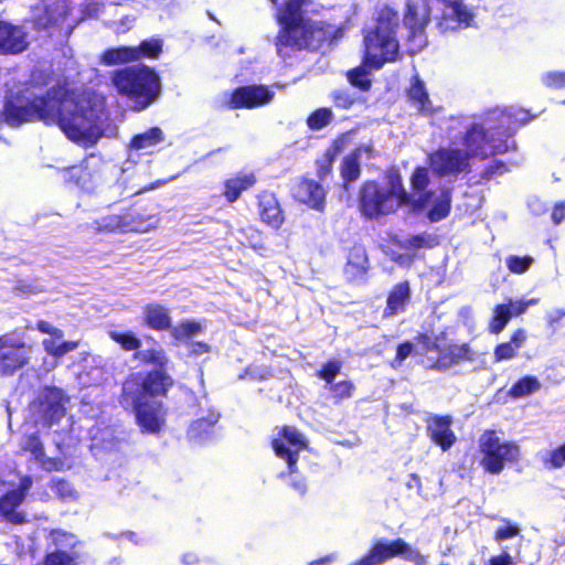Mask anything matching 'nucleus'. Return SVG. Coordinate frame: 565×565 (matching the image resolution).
<instances>
[{"label":"nucleus","mask_w":565,"mask_h":565,"mask_svg":"<svg viewBox=\"0 0 565 565\" xmlns=\"http://www.w3.org/2000/svg\"><path fill=\"white\" fill-rule=\"evenodd\" d=\"M106 119L102 95L68 94L63 88L49 92L46 98L38 96L30 87L19 89L10 94L0 110V122L4 120L11 126L33 120L56 124L70 140L84 147L97 142Z\"/></svg>","instance_id":"nucleus-1"},{"label":"nucleus","mask_w":565,"mask_h":565,"mask_svg":"<svg viewBox=\"0 0 565 565\" xmlns=\"http://www.w3.org/2000/svg\"><path fill=\"white\" fill-rule=\"evenodd\" d=\"M515 120L505 111H490L483 121L470 124L463 131L460 141L462 151L471 161L472 158L487 160L515 149L509 140L515 134Z\"/></svg>","instance_id":"nucleus-2"},{"label":"nucleus","mask_w":565,"mask_h":565,"mask_svg":"<svg viewBox=\"0 0 565 565\" xmlns=\"http://www.w3.org/2000/svg\"><path fill=\"white\" fill-rule=\"evenodd\" d=\"M383 184L377 180H365L359 188L356 205L361 216L369 221L394 214L409 202V193L404 186L403 178L396 167L385 171Z\"/></svg>","instance_id":"nucleus-3"},{"label":"nucleus","mask_w":565,"mask_h":565,"mask_svg":"<svg viewBox=\"0 0 565 565\" xmlns=\"http://www.w3.org/2000/svg\"><path fill=\"white\" fill-rule=\"evenodd\" d=\"M305 4L306 0H285V47L317 52L332 43V26L309 18Z\"/></svg>","instance_id":"nucleus-4"},{"label":"nucleus","mask_w":565,"mask_h":565,"mask_svg":"<svg viewBox=\"0 0 565 565\" xmlns=\"http://www.w3.org/2000/svg\"><path fill=\"white\" fill-rule=\"evenodd\" d=\"M113 83L137 109H145L160 93L158 75L148 66L136 65L115 72Z\"/></svg>","instance_id":"nucleus-5"},{"label":"nucleus","mask_w":565,"mask_h":565,"mask_svg":"<svg viewBox=\"0 0 565 565\" xmlns=\"http://www.w3.org/2000/svg\"><path fill=\"white\" fill-rule=\"evenodd\" d=\"M441 339H445L444 333L433 338L425 332H418L415 337V341L420 344L423 353L427 355V370L445 372L461 362L476 360V352L469 343L457 344L450 342L441 344Z\"/></svg>","instance_id":"nucleus-6"},{"label":"nucleus","mask_w":565,"mask_h":565,"mask_svg":"<svg viewBox=\"0 0 565 565\" xmlns=\"http://www.w3.org/2000/svg\"><path fill=\"white\" fill-rule=\"evenodd\" d=\"M402 557L414 565H426L427 556L414 548L403 537L394 540H374L369 550L349 565H382L393 558Z\"/></svg>","instance_id":"nucleus-7"},{"label":"nucleus","mask_w":565,"mask_h":565,"mask_svg":"<svg viewBox=\"0 0 565 565\" xmlns=\"http://www.w3.org/2000/svg\"><path fill=\"white\" fill-rule=\"evenodd\" d=\"M479 452L482 455L481 467L491 475L501 473L505 463H515L521 456L516 443L501 441L493 429H486L480 435Z\"/></svg>","instance_id":"nucleus-8"},{"label":"nucleus","mask_w":565,"mask_h":565,"mask_svg":"<svg viewBox=\"0 0 565 565\" xmlns=\"http://www.w3.org/2000/svg\"><path fill=\"white\" fill-rule=\"evenodd\" d=\"M137 381H126L122 386V404L132 407L136 412L138 425L148 433H158L164 425L162 404L156 399H141L137 395L139 390Z\"/></svg>","instance_id":"nucleus-9"},{"label":"nucleus","mask_w":565,"mask_h":565,"mask_svg":"<svg viewBox=\"0 0 565 565\" xmlns=\"http://www.w3.org/2000/svg\"><path fill=\"white\" fill-rule=\"evenodd\" d=\"M401 58V45L397 36H388L363 30L364 66L371 70H381L386 63H394Z\"/></svg>","instance_id":"nucleus-10"},{"label":"nucleus","mask_w":565,"mask_h":565,"mask_svg":"<svg viewBox=\"0 0 565 565\" xmlns=\"http://www.w3.org/2000/svg\"><path fill=\"white\" fill-rule=\"evenodd\" d=\"M68 398L56 387L43 388L29 406L28 419L42 428H49L65 415Z\"/></svg>","instance_id":"nucleus-11"},{"label":"nucleus","mask_w":565,"mask_h":565,"mask_svg":"<svg viewBox=\"0 0 565 565\" xmlns=\"http://www.w3.org/2000/svg\"><path fill=\"white\" fill-rule=\"evenodd\" d=\"M32 481L26 476L10 473L0 480V514L11 523H22L24 514L18 510L31 488Z\"/></svg>","instance_id":"nucleus-12"},{"label":"nucleus","mask_w":565,"mask_h":565,"mask_svg":"<svg viewBox=\"0 0 565 565\" xmlns=\"http://www.w3.org/2000/svg\"><path fill=\"white\" fill-rule=\"evenodd\" d=\"M51 552L45 557V565H79L83 556L82 543L71 533L53 530L47 535Z\"/></svg>","instance_id":"nucleus-13"},{"label":"nucleus","mask_w":565,"mask_h":565,"mask_svg":"<svg viewBox=\"0 0 565 565\" xmlns=\"http://www.w3.org/2000/svg\"><path fill=\"white\" fill-rule=\"evenodd\" d=\"M403 23L407 30V54L414 56L422 52L428 44L426 28L430 23L429 8L420 12L416 3L411 0L406 1Z\"/></svg>","instance_id":"nucleus-14"},{"label":"nucleus","mask_w":565,"mask_h":565,"mask_svg":"<svg viewBox=\"0 0 565 565\" xmlns=\"http://www.w3.org/2000/svg\"><path fill=\"white\" fill-rule=\"evenodd\" d=\"M429 167L438 177H457L470 170L468 156L459 148L439 147L429 157Z\"/></svg>","instance_id":"nucleus-15"},{"label":"nucleus","mask_w":565,"mask_h":565,"mask_svg":"<svg viewBox=\"0 0 565 565\" xmlns=\"http://www.w3.org/2000/svg\"><path fill=\"white\" fill-rule=\"evenodd\" d=\"M394 244L406 253L394 254L391 259L399 266H411L416 258V252L419 249H433L439 245V238L436 234L420 232L401 241L395 239Z\"/></svg>","instance_id":"nucleus-16"},{"label":"nucleus","mask_w":565,"mask_h":565,"mask_svg":"<svg viewBox=\"0 0 565 565\" xmlns=\"http://www.w3.org/2000/svg\"><path fill=\"white\" fill-rule=\"evenodd\" d=\"M275 93L266 86L253 85L235 89L227 105L230 108H255L268 104L274 98Z\"/></svg>","instance_id":"nucleus-17"},{"label":"nucleus","mask_w":565,"mask_h":565,"mask_svg":"<svg viewBox=\"0 0 565 565\" xmlns=\"http://www.w3.org/2000/svg\"><path fill=\"white\" fill-rule=\"evenodd\" d=\"M536 302V299L514 300L509 298L505 303L495 305L489 322V331L493 334L501 333L513 317L523 315L530 306Z\"/></svg>","instance_id":"nucleus-18"},{"label":"nucleus","mask_w":565,"mask_h":565,"mask_svg":"<svg viewBox=\"0 0 565 565\" xmlns=\"http://www.w3.org/2000/svg\"><path fill=\"white\" fill-rule=\"evenodd\" d=\"M36 329L49 335L42 341V345L45 352L54 358H62L79 345L78 341H64V332L47 321H38Z\"/></svg>","instance_id":"nucleus-19"},{"label":"nucleus","mask_w":565,"mask_h":565,"mask_svg":"<svg viewBox=\"0 0 565 565\" xmlns=\"http://www.w3.org/2000/svg\"><path fill=\"white\" fill-rule=\"evenodd\" d=\"M452 418L449 415H434L426 420L427 435L433 444L443 451L449 450L457 440L451 429Z\"/></svg>","instance_id":"nucleus-20"},{"label":"nucleus","mask_w":565,"mask_h":565,"mask_svg":"<svg viewBox=\"0 0 565 565\" xmlns=\"http://www.w3.org/2000/svg\"><path fill=\"white\" fill-rule=\"evenodd\" d=\"M96 166L97 160L92 157L84 164L71 168L66 172V180L83 192L95 193L100 185V173Z\"/></svg>","instance_id":"nucleus-21"},{"label":"nucleus","mask_w":565,"mask_h":565,"mask_svg":"<svg viewBox=\"0 0 565 565\" xmlns=\"http://www.w3.org/2000/svg\"><path fill=\"white\" fill-rule=\"evenodd\" d=\"M292 198L309 207L323 211L326 191L320 182L312 179H301L291 188Z\"/></svg>","instance_id":"nucleus-22"},{"label":"nucleus","mask_w":565,"mask_h":565,"mask_svg":"<svg viewBox=\"0 0 565 565\" xmlns=\"http://www.w3.org/2000/svg\"><path fill=\"white\" fill-rule=\"evenodd\" d=\"M26 361L25 349L20 340L6 335L0 338V372L11 373Z\"/></svg>","instance_id":"nucleus-23"},{"label":"nucleus","mask_w":565,"mask_h":565,"mask_svg":"<svg viewBox=\"0 0 565 565\" xmlns=\"http://www.w3.org/2000/svg\"><path fill=\"white\" fill-rule=\"evenodd\" d=\"M350 142V132L338 135L324 149L322 156L315 161L316 174L319 181L326 180L332 173L333 163Z\"/></svg>","instance_id":"nucleus-24"},{"label":"nucleus","mask_w":565,"mask_h":565,"mask_svg":"<svg viewBox=\"0 0 565 565\" xmlns=\"http://www.w3.org/2000/svg\"><path fill=\"white\" fill-rule=\"evenodd\" d=\"M372 20L373 24L365 30L388 36H397L401 17L398 10L390 4L376 7Z\"/></svg>","instance_id":"nucleus-25"},{"label":"nucleus","mask_w":565,"mask_h":565,"mask_svg":"<svg viewBox=\"0 0 565 565\" xmlns=\"http://www.w3.org/2000/svg\"><path fill=\"white\" fill-rule=\"evenodd\" d=\"M25 26H14L12 24L0 22V52L20 53L29 44Z\"/></svg>","instance_id":"nucleus-26"},{"label":"nucleus","mask_w":565,"mask_h":565,"mask_svg":"<svg viewBox=\"0 0 565 565\" xmlns=\"http://www.w3.org/2000/svg\"><path fill=\"white\" fill-rule=\"evenodd\" d=\"M127 381H137L139 383V390L137 395L141 399H152L151 397L162 395L167 392L171 385V380L161 371L151 372L147 377L141 379L139 375H134Z\"/></svg>","instance_id":"nucleus-27"},{"label":"nucleus","mask_w":565,"mask_h":565,"mask_svg":"<svg viewBox=\"0 0 565 565\" xmlns=\"http://www.w3.org/2000/svg\"><path fill=\"white\" fill-rule=\"evenodd\" d=\"M412 297L409 281L403 280L395 284L387 294L383 317L388 318L406 310Z\"/></svg>","instance_id":"nucleus-28"},{"label":"nucleus","mask_w":565,"mask_h":565,"mask_svg":"<svg viewBox=\"0 0 565 565\" xmlns=\"http://www.w3.org/2000/svg\"><path fill=\"white\" fill-rule=\"evenodd\" d=\"M363 148L356 147L345 154L340 163V175L342 179V186L348 190L350 184L358 181L361 177V153ZM364 150H369L365 147Z\"/></svg>","instance_id":"nucleus-29"},{"label":"nucleus","mask_w":565,"mask_h":565,"mask_svg":"<svg viewBox=\"0 0 565 565\" xmlns=\"http://www.w3.org/2000/svg\"><path fill=\"white\" fill-rule=\"evenodd\" d=\"M285 440L288 441L289 447L285 446V458L288 465L289 473L297 471L298 455L301 450L306 449L308 444L302 434L294 428L285 426Z\"/></svg>","instance_id":"nucleus-30"},{"label":"nucleus","mask_w":565,"mask_h":565,"mask_svg":"<svg viewBox=\"0 0 565 565\" xmlns=\"http://www.w3.org/2000/svg\"><path fill=\"white\" fill-rule=\"evenodd\" d=\"M164 134L158 128L153 127L147 131L136 135L130 141V154L132 158L136 152L152 153L153 148L163 142Z\"/></svg>","instance_id":"nucleus-31"},{"label":"nucleus","mask_w":565,"mask_h":565,"mask_svg":"<svg viewBox=\"0 0 565 565\" xmlns=\"http://www.w3.org/2000/svg\"><path fill=\"white\" fill-rule=\"evenodd\" d=\"M526 331L522 328L516 329L510 337L509 341L499 343L495 345L493 351V358L495 362L507 361L515 358L519 350L523 347L526 341Z\"/></svg>","instance_id":"nucleus-32"},{"label":"nucleus","mask_w":565,"mask_h":565,"mask_svg":"<svg viewBox=\"0 0 565 565\" xmlns=\"http://www.w3.org/2000/svg\"><path fill=\"white\" fill-rule=\"evenodd\" d=\"M406 97L411 104L416 106L419 114L431 113V102L428 92L425 83L418 75L412 77L411 84L406 89Z\"/></svg>","instance_id":"nucleus-33"},{"label":"nucleus","mask_w":565,"mask_h":565,"mask_svg":"<svg viewBox=\"0 0 565 565\" xmlns=\"http://www.w3.org/2000/svg\"><path fill=\"white\" fill-rule=\"evenodd\" d=\"M124 233L140 232L147 233L154 230L159 224L157 215H145L137 211L124 212Z\"/></svg>","instance_id":"nucleus-34"},{"label":"nucleus","mask_w":565,"mask_h":565,"mask_svg":"<svg viewBox=\"0 0 565 565\" xmlns=\"http://www.w3.org/2000/svg\"><path fill=\"white\" fill-rule=\"evenodd\" d=\"M22 449L29 451L34 460L45 470H57L62 462L57 459L47 458L44 455L43 446L38 436L31 434L22 443Z\"/></svg>","instance_id":"nucleus-35"},{"label":"nucleus","mask_w":565,"mask_h":565,"mask_svg":"<svg viewBox=\"0 0 565 565\" xmlns=\"http://www.w3.org/2000/svg\"><path fill=\"white\" fill-rule=\"evenodd\" d=\"M259 209L264 222L277 228L282 224L281 209L273 193L264 192L259 196Z\"/></svg>","instance_id":"nucleus-36"},{"label":"nucleus","mask_w":565,"mask_h":565,"mask_svg":"<svg viewBox=\"0 0 565 565\" xmlns=\"http://www.w3.org/2000/svg\"><path fill=\"white\" fill-rule=\"evenodd\" d=\"M146 324L153 330H168L171 328V317L168 309L159 303H149L143 308Z\"/></svg>","instance_id":"nucleus-37"},{"label":"nucleus","mask_w":565,"mask_h":565,"mask_svg":"<svg viewBox=\"0 0 565 565\" xmlns=\"http://www.w3.org/2000/svg\"><path fill=\"white\" fill-rule=\"evenodd\" d=\"M218 418L220 415L217 413L210 412L206 417L194 420L189 427L188 437L198 443L204 441L213 434Z\"/></svg>","instance_id":"nucleus-38"},{"label":"nucleus","mask_w":565,"mask_h":565,"mask_svg":"<svg viewBox=\"0 0 565 565\" xmlns=\"http://www.w3.org/2000/svg\"><path fill=\"white\" fill-rule=\"evenodd\" d=\"M256 179L253 173H238L235 177L226 180L224 196L228 202H235L241 193L249 189Z\"/></svg>","instance_id":"nucleus-39"},{"label":"nucleus","mask_w":565,"mask_h":565,"mask_svg":"<svg viewBox=\"0 0 565 565\" xmlns=\"http://www.w3.org/2000/svg\"><path fill=\"white\" fill-rule=\"evenodd\" d=\"M451 201V190L448 188L443 189L439 193L437 201L434 203V205L429 209L427 213L428 220L433 223L445 220L450 214Z\"/></svg>","instance_id":"nucleus-40"},{"label":"nucleus","mask_w":565,"mask_h":565,"mask_svg":"<svg viewBox=\"0 0 565 565\" xmlns=\"http://www.w3.org/2000/svg\"><path fill=\"white\" fill-rule=\"evenodd\" d=\"M140 58V50L136 46L111 49L104 53L103 62L107 65L128 63Z\"/></svg>","instance_id":"nucleus-41"},{"label":"nucleus","mask_w":565,"mask_h":565,"mask_svg":"<svg viewBox=\"0 0 565 565\" xmlns=\"http://www.w3.org/2000/svg\"><path fill=\"white\" fill-rule=\"evenodd\" d=\"M541 383L534 375H525L519 379L508 391V395L514 399L526 397L537 392Z\"/></svg>","instance_id":"nucleus-42"},{"label":"nucleus","mask_w":565,"mask_h":565,"mask_svg":"<svg viewBox=\"0 0 565 565\" xmlns=\"http://www.w3.org/2000/svg\"><path fill=\"white\" fill-rule=\"evenodd\" d=\"M347 267L352 270L353 275H364L367 271L369 257L363 246L354 245L350 248Z\"/></svg>","instance_id":"nucleus-43"},{"label":"nucleus","mask_w":565,"mask_h":565,"mask_svg":"<svg viewBox=\"0 0 565 565\" xmlns=\"http://www.w3.org/2000/svg\"><path fill=\"white\" fill-rule=\"evenodd\" d=\"M509 171L508 163L500 159L492 160L478 174L476 184H486Z\"/></svg>","instance_id":"nucleus-44"},{"label":"nucleus","mask_w":565,"mask_h":565,"mask_svg":"<svg viewBox=\"0 0 565 565\" xmlns=\"http://www.w3.org/2000/svg\"><path fill=\"white\" fill-rule=\"evenodd\" d=\"M124 212L107 214L95 221V230L100 233H124Z\"/></svg>","instance_id":"nucleus-45"},{"label":"nucleus","mask_w":565,"mask_h":565,"mask_svg":"<svg viewBox=\"0 0 565 565\" xmlns=\"http://www.w3.org/2000/svg\"><path fill=\"white\" fill-rule=\"evenodd\" d=\"M333 120V113L331 108L329 107H320L315 109L308 117H307V126L310 130L317 131L321 130L328 125L331 124Z\"/></svg>","instance_id":"nucleus-46"},{"label":"nucleus","mask_w":565,"mask_h":565,"mask_svg":"<svg viewBox=\"0 0 565 565\" xmlns=\"http://www.w3.org/2000/svg\"><path fill=\"white\" fill-rule=\"evenodd\" d=\"M369 67L362 65L350 70L347 74L349 83L361 92H367L372 87V81L369 78Z\"/></svg>","instance_id":"nucleus-47"},{"label":"nucleus","mask_w":565,"mask_h":565,"mask_svg":"<svg viewBox=\"0 0 565 565\" xmlns=\"http://www.w3.org/2000/svg\"><path fill=\"white\" fill-rule=\"evenodd\" d=\"M203 331V326L193 320H183L171 329V335L175 340H184L200 334Z\"/></svg>","instance_id":"nucleus-48"},{"label":"nucleus","mask_w":565,"mask_h":565,"mask_svg":"<svg viewBox=\"0 0 565 565\" xmlns=\"http://www.w3.org/2000/svg\"><path fill=\"white\" fill-rule=\"evenodd\" d=\"M534 263V258L530 255H510L505 258V265L510 273L522 275L526 273Z\"/></svg>","instance_id":"nucleus-49"},{"label":"nucleus","mask_w":565,"mask_h":565,"mask_svg":"<svg viewBox=\"0 0 565 565\" xmlns=\"http://www.w3.org/2000/svg\"><path fill=\"white\" fill-rule=\"evenodd\" d=\"M543 466L550 470L561 469L565 466V441L550 450L542 459Z\"/></svg>","instance_id":"nucleus-50"},{"label":"nucleus","mask_w":565,"mask_h":565,"mask_svg":"<svg viewBox=\"0 0 565 565\" xmlns=\"http://www.w3.org/2000/svg\"><path fill=\"white\" fill-rule=\"evenodd\" d=\"M109 337L126 351H135L140 348V340L132 332L109 331Z\"/></svg>","instance_id":"nucleus-51"},{"label":"nucleus","mask_w":565,"mask_h":565,"mask_svg":"<svg viewBox=\"0 0 565 565\" xmlns=\"http://www.w3.org/2000/svg\"><path fill=\"white\" fill-rule=\"evenodd\" d=\"M135 358L142 362L151 363L158 366H164L168 362L163 350L156 348L138 351L135 354Z\"/></svg>","instance_id":"nucleus-52"},{"label":"nucleus","mask_w":565,"mask_h":565,"mask_svg":"<svg viewBox=\"0 0 565 565\" xmlns=\"http://www.w3.org/2000/svg\"><path fill=\"white\" fill-rule=\"evenodd\" d=\"M342 362L335 359L328 360L317 372V376L328 384H332L338 374H340Z\"/></svg>","instance_id":"nucleus-53"},{"label":"nucleus","mask_w":565,"mask_h":565,"mask_svg":"<svg viewBox=\"0 0 565 565\" xmlns=\"http://www.w3.org/2000/svg\"><path fill=\"white\" fill-rule=\"evenodd\" d=\"M330 97L334 106L340 109H349L356 103V97L348 89H335Z\"/></svg>","instance_id":"nucleus-54"},{"label":"nucleus","mask_w":565,"mask_h":565,"mask_svg":"<svg viewBox=\"0 0 565 565\" xmlns=\"http://www.w3.org/2000/svg\"><path fill=\"white\" fill-rule=\"evenodd\" d=\"M429 184V177L425 167H416L412 173L411 185L414 191H424Z\"/></svg>","instance_id":"nucleus-55"},{"label":"nucleus","mask_w":565,"mask_h":565,"mask_svg":"<svg viewBox=\"0 0 565 565\" xmlns=\"http://www.w3.org/2000/svg\"><path fill=\"white\" fill-rule=\"evenodd\" d=\"M503 522L505 525L497 527L493 533V539L497 542L509 540L520 534V527L516 524L510 522L507 519H503Z\"/></svg>","instance_id":"nucleus-56"},{"label":"nucleus","mask_w":565,"mask_h":565,"mask_svg":"<svg viewBox=\"0 0 565 565\" xmlns=\"http://www.w3.org/2000/svg\"><path fill=\"white\" fill-rule=\"evenodd\" d=\"M330 390L333 394V397L337 399H344L352 396L354 385L351 381L343 380L338 383H332Z\"/></svg>","instance_id":"nucleus-57"},{"label":"nucleus","mask_w":565,"mask_h":565,"mask_svg":"<svg viewBox=\"0 0 565 565\" xmlns=\"http://www.w3.org/2000/svg\"><path fill=\"white\" fill-rule=\"evenodd\" d=\"M414 352V344L406 340L396 347L395 356L392 361V366L396 367L402 365V363Z\"/></svg>","instance_id":"nucleus-58"},{"label":"nucleus","mask_w":565,"mask_h":565,"mask_svg":"<svg viewBox=\"0 0 565 565\" xmlns=\"http://www.w3.org/2000/svg\"><path fill=\"white\" fill-rule=\"evenodd\" d=\"M543 83L551 89L565 88V72H548L543 76Z\"/></svg>","instance_id":"nucleus-59"},{"label":"nucleus","mask_w":565,"mask_h":565,"mask_svg":"<svg viewBox=\"0 0 565 565\" xmlns=\"http://www.w3.org/2000/svg\"><path fill=\"white\" fill-rule=\"evenodd\" d=\"M140 50V57H157L161 52V42L159 40H148L143 41L139 46H136Z\"/></svg>","instance_id":"nucleus-60"},{"label":"nucleus","mask_w":565,"mask_h":565,"mask_svg":"<svg viewBox=\"0 0 565 565\" xmlns=\"http://www.w3.org/2000/svg\"><path fill=\"white\" fill-rule=\"evenodd\" d=\"M269 445L278 458L282 457V427L276 426L269 434Z\"/></svg>","instance_id":"nucleus-61"},{"label":"nucleus","mask_w":565,"mask_h":565,"mask_svg":"<svg viewBox=\"0 0 565 565\" xmlns=\"http://www.w3.org/2000/svg\"><path fill=\"white\" fill-rule=\"evenodd\" d=\"M420 194L417 199H412V195L409 194V202L405 206H411L413 211H420L427 206V204L430 202L434 192L433 191H419Z\"/></svg>","instance_id":"nucleus-62"},{"label":"nucleus","mask_w":565,"mask_h":565,"mask_svg":"<svg viewBox=\"0 0 565 565\" xmlns=\"http://www.w3.org/2000/svg\"><path fill=\"white\" fill-rule=\"evenodd\" d=\"M55 492L64 500L76 498V492L73 487L66 481H57L54 486Z\"/></svg>","instance_id":"nucleus-63"},{"label":"nucleus","mask_w":565,"mask_h":565,"mask_svg":"<svg viewBox=\"0 0 565 565\" xmlns=\"http://www.w3.org/2000/svg\"><path fill=\"white\" fill-rule=\"evenodd\" d=\"M513 558L508 551H502L499 555L491 556L488 565H512Z\"/></svg>","instance_id":"nucleus-64"}]
</instances>
